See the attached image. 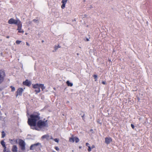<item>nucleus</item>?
I'll return each mask as SVG.
<instances>
[{"instance_id": "obj_29", "label": "nucleus", "mask_w": 152, "mask_h": 152, "mask_svg": "<svg viewBox=\"0 0 152 152\" xmlns=\"http://www.w3.org/2000/svg\"><path fill=\"white\" fill-rule=\"evenodd\" d=\"M102 83L103 84L105 85L106 84V82L105 81H102Z\"/></svg>"}, {"instance_id": "obj_38", "label": "nucleus", "mask_w": 152, "mask_h": 152, "mask_svg": "<svg viewBox=\"0 0 152 152\" xmlns=\"http://www.w3.org/2000/svg\"><path fill=\"white\" fill-rule=\"evenodd\" d=\"M6 38H9V36H7L6 37Z\"/></svg>"}, {"instance_id": "obj_10", "label": "nucleus", "mask_w": 152, "mask_h": 152, "mask_svg": "<svg viewBox=\"0 0 152 152\" xmlns=\"http://www.w3.org/2000/svg\"><path fill=\"white\" fill-rule=\"evenodd\" d=\"M23 84L28 86H30L31 84V82L29 81L28 80H26L25 81L23 82Z\"/></svg>"}, {"instance_id": "obj_37", "label": "nucleus", "mask_w": 152, "mask_h": 152, "mask_svg": "<svg viewBox=\"0 0 152 152\" xmlns=\"http://www.w3.org/2000/svg\"><path fill=\"white\" fill-rule=\"evenodd\" d=\"M50 139H53V140H54L53 139V138L52 137H50Z\"/></svg>"}, {"instance_id": "obj_18", "label": "nucleus", "mask_w": 152, "mask_h": 152, "mask_svg": "<svg viewBox=\"0 0 152 152\" xmlns=\"http://www.w3.org/2000/svg\"><path fill=\"white\" fill-rule=\"evenodd\" d=\"M1 143L3 147L6 146L5 142L3 140L1 141Z\"/></svg>"}, {"instance_id": "obj_17", "label": "nucleus", "mask_w": 152, "mask_h": 152, "mask_svg": "<svg viewBox=\"0 0 152 152\" xmlns=\"http://www.w3.org/2000/svg\"><path fill=\"white\" fill-rule=\"evenodd\" d=\"M61 46H60L59 45H58V46L55 45L54 47L55 50L56 51L58 48H61Z\"/></svg>"}, {"instance_id": "obj_11", "label": "nucleus", "mask_w": 152, "mask_h": 152, "mask_svg": "<svg viewBox=\"0 0 152 152\" xmlns=\"http://www.w3.org/2000/svg\"><path fill=\"white\" fill-rule=\"evenodd\" d=\"M67 0H62L61 1V3L62 4L61 6V8L64 9L65 7V6L66 3L67 2Z\"/></svg>"}, {"instance_id": "obj_24", "label": "nucleus", "mask_w": 152, "mask_h": 152, "mask_svg": "<svg viewBox=\"0 0 152 152\" xmlns=\"http://www.w3.org/2000/svg\"><path fill=\"white\" fill-rule=\"evenodd\" d=\"M54 140L55 142H59V139H58L57 138H56V139H54Z\"/></svg>"}, {"instance_id": "obj_22", "label": "nucleus", "mask_w": 152, "mask_h": 152, "mask_svg": "<svg viewBox=\"0 0 152 152\" xmlns=\"http://www.w3.org/2000/svg\"><path fill=\"white\" fill-rule=\"evenodd\" d=\"M93 77L94 78V79H95V81H96L97 80V76L96 75H93Z\"/></svg>"}, {"instance_id": "obj_39", "label": "nucleus", "mask_w": 152, "mask_h": 152, "mask_svg": "<svg viewBox=\"0 0 152 152\" xmlns=\"http://www.w3.org/2000/svg\"><path fill=\"white\" fill-rule=\"evenodd\" d=\"M44 42V41H43V40L42 41V42Z\"/></svg>"}, {"instance_id": "obj_25", "label": "nucleus", "mask_w": 152, "mask_h": 152, "mask_svg": "<svg viewBox=\"0 0 152 152\" xmlns=\"http://www.w3.org/2000/svg\"><path fill=\"white\" fill-rule=\"evenodd\" d=\"M88 151L89 152L91 150V147L90 146H88Z\"/></svg>"}, {"instance_id": "obj_35", "label": "nucleus", "mask_w": 152, "mask_h": 152, "mask_svg": "<svg viewBox=\"0 0 152 152\" xmlns=\"http://www.w3.org/2000/svg\"><path fill=\"white\" fill-rule=\"evenodd\" d=\"M89 41V40L88 38L86 39V41Z\"/></svg>"}, {"instance_id": "obj_2", "label": "nucleus", "mask_w": 152, "mask_h": 152, "mask_svg": "<svg viewBox=\"0 0 152 152\" xmlns=\"http://www.w3.org/2000/svg\"><path fill=\"white\" fill-rule=\"evenodd\" d=\"M32 129L37 130H44L48 127V124H29Z\"/></svg>"}, {"instance_id": "obj_4", "label": "nucleus", "mask_w": 152, "mask_h": 152, "mask_svg": "<svg viewBox=\"0 0 152 152\" xmlns=\"http://www.w3.org/2000/svg\"><path fill=\"white\" fill-rule=\"evenodd\" d=\"M6 76V74L4 70L0 69V85L3 83Z\"/></svg>"}, {"instance_id": "obj_19", "label": "nucleus", "mask_w": 152, "mask_h": 152, "mask_svg": "<svg viewBox=\"0 0 152 152\" xmlns=\"http://www.w3.org/2000/svg\"><path fill=\"white\" fill-rule=\"evenodd\" d=\"M1 137L3 138L5 136V133L4 131L1 132Z\"/></svg>"}, {"instance_id": "obj_1", "label": "nucleus", "mask_w": 152, "mask_h": 152, "mask_svg": "<svg viewBox=\"0 0 152 152\" xmlns=\"http://www.w3.org/2000/svg\"><path fill=\"white\" fill-rule=\"evenodd\" d=\"M40 114L37 112H35L29 115L28 117V124H47V121L40 120Z\"/></svg>"}, {"instance_id": "obj_8", "label": "nucleus", "mask_w": 152, "mask_h": 152, "mask_svg": "<svg viewBox=\"0 0 152 152\" xmlns=\"http://www.w3.org/2000/svg\"><path fill=\"white\" fill-rule=\"evenodd\" d=\"M17 26H18L17 30H18V32L19 33H23L24 31L22 29V24L21 22Z\"/></svg>"}, {"instance_id": "obj_28", "label": "nucleus", "mask_w": 152, "mask_h": 152, "mask_svg": "<svg viewBox=\"0 0 152 152\" xmlns=\"http://www.w3.org/2000/svg\"><path fill=\"white\" fill-rule=\"evenodd\" d=\"M89 144L88 143H86V146H88H88H89Z\"/></svg>"}, {"instance_id": "obj_16", "label": "nucleus", "mask_w": 152, "mask_h": 152, "mask_svg": "<svg viewBox=\"0 0 152 152\" xmlns=\"http://www.w3.org/2000/svg\"><path fill=\"white\" fill-rule=\"evenodd\" d=\"M69 142H74L75 141V137L69 138Z\"/></svg>"}, {"instance_id": "obj_31", "label": "nucleus", "mask_w": 152, "mask_h": 152, "mask_svg": "<svg viewBox=\"0 0 152 152\" xmlns=\"http://www.w3.org/2000/svg\"><path fill=\"white\" fill-rule=\"evenodd\" d=\"M26 45H27L28 46H30L29 44H28V42H26Z\"/></svg>"}, {"instance_id": "obj_23", "label": "nucleus", "mask_w": 152, "mask_h": 152, "mask_svg": "<svg viewBox=\"0 0 152 152\" xmlns=\"http://www.w3.org/2000/svg\"><path fill=\"white\" fill-rule=\"evenodd\" d=\"M21 41H19V40H17V41H16V43L17 44H19L21 42Z\"/></svg>"}, {"instance_id": "obj_9", "label": "nucleus", "mask_w": 152, "mask_h": 152, "mask_svg": "<svg viewBox=\"0 0 152 152\" xmlns=\"http://www.w3.org/2000/svg\"><path fill=\"white\" fill-rule=\"evenodd\" d=\"M40 145V144L39 143H37L36 144L32 145L30 147V149L31 150H34L36 149L37 148V147Z\"/></svg>"}, {"instance_id": "obj_20", "label": "nucleus", "mask_w": 152, "mask_h": 152, "mask_svg": "<svg viewBox=\"0 0 152 152\" xmlns=\"http://www.w3.org/2000/svg\"><path fill=\"white\" fill-rule=\"evenodd\" d=\"M75 141L76 143H77L79 141V139L77 137H75Z\"/></svg>"}, {"instance_id": "obj_27", "label": "nucleus", "mask_w": 152, "mask_h": 152, "mask_svg": "<svg viewBox=\"0 0 152 152\" xmlns=\"http://www.w3.org/2000/svg\"><path fill=\"white\" fill-rule=\"evenodd\" d=\"M3 148H4V151H5L6 150V146H5V147H3Z\"/></svg>"}, {"instance_id": "obj_5", "label": "nucleus", "mask_w": 152, "mask_h": 152, "mask_svg": "<svg viewBox=\"0 0 152 152\" xmlns=\"http://www.w3.org/2000/svg\"><path fill=\"white\" fill-rule=\"evenodd\" d=\"M20 20L18 19L17 20H15L13 18H11L9 20L8 23L10 24H15L17 25L21 23Z\"/></svg>"}, {"instance_id": "obj_34", "label": "nucleus", "mask_w": 152, "mask_h": 152, "mask_svg": "<svg viewBox=\"0 0 152 152\" xmlns=\"http://www.w3.org/2000/svg\"><path fill=\"white\" fill-rule=\"evenodd\" d=\"M95 147L94 146V145H93L92 146V147H91V148H94Z\"/></svg>"}, {"instance_id": "obj_26", "label": "nucleus", "mask_w": 152, "mask_h": 152, "mask_svg": "<svg viewBox=\"0 0 152 152\" xmlns=\"http://www.w3.org/2000/svg\"><path fill=\"white\" fill-rule=\"evenodd\" d=\"M131 127H132L133 129H134V124H131Z\"/></svg>"}, {"instance_id": "obj_7", "label": "nucleus", "mask_w": 152, "mask_h": 152, "mask_svg": "<svg viewBox=\"0 0 152 152\" xmlns=\"http://www.w3.org/2000/svg\"><path fill=\"white\" fill-rule=\"evenodd\" d=\"M23 91V88H18L16 92V97H17L18 95L21 96Z\"/></svg>"}, {"instance_id": "obj_15", "label": "nucleus", "mask_w": 152, "mask_h": 152, "mask_svg": "<svg viewBox=\"0 0 152 152\" xmlns=\"http://www.w3.org/2000/svg\"><path fill=\"white\" fill-rule=\"evenodd\" d=\"M66 83L67 85L69 86L72 87L73 86V83H70L69 81L68 80L66 82Z\"/></svg>"}, {"instance_id": "obj_3", "label": "nucleus", "mask_w": 152, "mask_h": 152, "mask_svg": "<svg viewBox=\"0 0 152 152\" xmlns=\"http://www.w3.org/2000/svg\"><path fill=\"white\" fill-rule=\"evenodd\" d=\"M32 88L35 89V91L36 92V94L40 92V88L42 91L45 89V87L43 84L36 83L34 84H32Z\"/></svg>"}, {"instance_id": "obj_36", "label": "nucleus", "mask_w": 152, "mask_h": 152, "mask_svg": "<svg viewBox=\"0 0 152 152\" xmlns=\"http://www.w3.org/2000/svg\"><path fill=\"white\" fill-rule=\"evenodd\" d=\"M2 90V88L1 87H0V91H1Z\"/></svg>"}, {"instance_id": "obj_21", "label": "nucleus", "mask_w": 152, "mask_h": 152, "mask_svg": "<svg viewBox=\"0 0 152 152\" xmlns=\"http://www.w3.org/2000/svg\"><path fill=\"white\" fill-rule=\"evenodd\" d=\"M10 88L12 89V90H11L12 91V92L14 91L15 90V88L13 86H11Z\"/></svg>"}, {"instance_id": "obj_14", "label": "nucleus", "mask_w": 152, "mask_h": 152, "mask_svg": "<svg viewBox=\"0 0 152 152\" xmlns=\"http://www.w3.org/2000/svg\"><path fill=\"white\" fill-rule=\"evenodd\" d=\"M17 147L16 145H14L13 146L12 150L13 152H15L17 151Z\"/></svg>"}, {"instance_id": "obj_33", "label": "nucleus", "mask_w": 152, "mask_h": 152, "mask_svg": "<svg viewBox=\"0 0 152 152\" xmlns=\"http://www.w3.org/2000/svg\"><path fill=\"white\" fill-rule=\"evenodd\" d=\"M84 116H85V114H83V115L82 116V118H83H83H84Z\"/></svg>"}, {"instance_id": "obj_12", "label": "nucleus", "mask_w": 152, "mask_h": 152, "mask_svg": "<svg viewBox=\"0 0 152 152\" xmlns=\"http://www.w3.org/2000/svg\"><path fill=\"white\" fill-rule=\"evenodd\" d=\"M112 141L110 137H106L105 138V142L107 144H109Z\"/></svg>"}, {"instance_id": "obj_13", "label": "nucleus", "mask_w": 152, "mask_h": 152, "mask_svg": "<svg viewBox=\"0 0 152 152\" xmlns=\"http://www.w3.org/2000/svg\"><path fill=\"white\" fill-rule=\"evenodd\" d=\"M49 137L50 136L48 134H46L43 135L42 137V139H49Z\"/></svg>"}, {"instance_id": "obj_30", "label": "nucleus", "mask_w": 152, "mask_h": 152, "mask_svg": "<svg viewBox=\"0 0 152 152\" xmlns=\"http://www.w3.org/2000/svg\"><path fill=\"white\" fill-rule=\"evenodd\" d=\"M55 148L56 149L57 151H58L59 149V148L58 147H56Z\"/></svg>"}, {"instance_id": "obj_32", "label": "nucleus", "mask_w": 152, "mask_h": 152, "mask_svg": "<svg viewBox=\"0 0 152 152\" xmlns=\"http://www.w3.org/2000/svg\"><path fill=\"white\" fill-rule=\"evenodd\" d=\"M33 21L35 22H36L37 21V20L36 19H34L33 20Z\"/></svg>"}, {"instance_id": "obj_6", "label": "nucleus", "mask_w": 152, "mask_h": 152, "mask_svg": "<svg viewBox=\"0 0 152 152\" xmlns=\"http://www.w3.org/2000/svg\"><path fill=\"white\" fill-rule=\"evenodd\" d=\"M19 143L22 150V151H20V152H24L23 151L25 149V143L24 142L20 140H19Z\"/></svg>"}]
</instances>
